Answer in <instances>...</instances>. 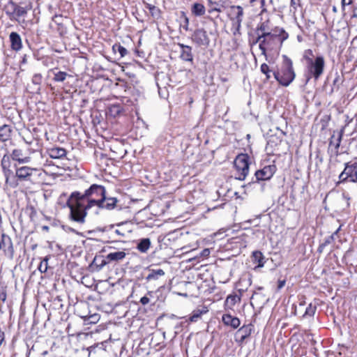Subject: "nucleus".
Returning <instances> with one entry per match:
<instances>
[{
  "instance_id": "nucleus-28",
  "label": "nucleus",
  "mask_w": 357,
  "mask_h": 357,
  "mask_svg": "<svg viewBox=\"0 0 357 357\" xmlns=\"http://www.w3.org/2000/svg\"><path fill=\"white\" fill-rule=\"evenodd\" d=\"M112 51L115 54L119 52L120 59L124 57L128 54V50L119 43H116L112 46Z\"/></svg>"
},
{
  "instance_id": "nucleus-48",
  "label": "nucleus",
  "mask_w": 357,
  "mask_h": 357,
  "mask_svg": "<svg viewBox=\"0 0 357 357\" xmlns=\"http://www.w3.org/2000/svg\"><path fill=\"white\" fill-rule=\"evenodd\" d=\"M340 227H339L331 236H330V238H331L332 240L334 238V236L336 235L337 234V232L339 231Z\"/></svg>"
},
{
  "instance_id": "nucleus-21",
  "label": "nucleus",
  "mask_w": 357,
  "mask_h": 357,
  "mask_svg": "<svg viewBox=\"0 0 357 357\" xmlns=\"http://www.w3.org/2000/svg\"><path fill=\"white\" fill-rule=\"evenodd\" d=\"M118 200L115 197H107L105 195L104 201L102 202V204L100 205L99 208H105L107 210H112L114 208L116 205Z\"/></svg>"
},
{
  "instance_id": "nucleus-44",
  "label": "nucleus",
  "mask_w": 357,
  "mask_h": 357,
  "mask_svg": "<svg viewBox=\"0 0 357 357\" xmlns=\"http://www.w3.org/2000/svg\"><path fill=\"white\" fill-rule=\"evenodd\" d=\"M352 2L353 0H342V6L344 8L346 5H350Z\"/></svg>"
},
{
  "instance_id": "nucleus-50",
  "label": "nucleus",
  "mask_w": 357,
  "mask_h": 357,
  "mask_svg": "<svg viewBox=\"0 0 357 357\" xmlns=\"http://www.w3.org/2000/svg\"><path fill=\"white\" fill-rule=\"evenodd\" d=\"M26 63V56L24 55L22 60V63Z\"/></svg>"
},
{
  "instance_id": "nucleus-54",
  "label": "nucleus",
  "mask_w": 357,
  "mask_h": 357,
  "mask_svg": "<svg viewBox=\"0 0 357 357\" xmlns=\"http://www.w3.org/2000/svg\"><path fill=\"white\" fill-rule=\"evenodd\" d=\"M333 10L334 12H336V8L335 7H333Z\"/></svg>"
},
{
  "instance_id": "nucleus-40",
  "label": "nucleus",
  "mask_w": 357,
  "mask_h": 357,
  "mask_svg": "<svg viewBox=\"0 0 357 357\" xmlns=\"http://www.w3.org/2000/svg\"><path fill=\"white\" fill-rule=\"evenodd\" d=\"M210 250L208 248H205L201 252L200 256L203 257H207L210 255Z\"/></svg>"
},
{
  "instance_id": "nucleus-46",
  "label": "nucleus",
  "mask_w": 357,
  "mask_h": 357,
  "mask_svg": "<svg viewBox=\"0 0 357 357\" xmlns=\"http://www.w3.org/2000/svg\"><path fill=\"white\" fill-rule=\"evenodd\" d=\"M4 336H5L4 333L2 331H0V347L1 346L2 342L4 340Z\"/></svg>"
},
{
  "instance_id": "nucleus-20",
  "label": "nucleus",
  "mask_w": 357,
  "mask_h": 357,
  "mask_svg": "<svg viewBox=\"0 0 357 357\" xmlns=\"http://www.w3.org/2000/svg\"><path fill=\"white\" fill-rule=\"evenodd\" d=\"M12 128L9 125L4 124L0 126V142H4L10 139Z\"/></svg>"
},
{
  "instance_id": "nucleus-33",
  "label": "nucleus",
  "mask_w": 357,
  "mask_h": 357,
  "mask_svg": "<svg viewBox=\"0 0 357 357\" xmlns=\"http://www.w3.org/2000/svg\"><path fill=\"white\" fill-rule=\"evenodd\" d=\"M233 10L236 13V17L238 22H241L242 17L243 15V8L240 6H234Z\"/></svg>"
},
{
  "instance_id": "nucleus-22",
  "label": "nucleus",
  "mask_w": 357,
  "mask_h": 357,
  "mask_svg": "<svg viewBox=\"0 0 357 357\" xmlns=\"http://www.w3.org/2000/svg\"><path fill=\"white\" fill-rule=\"evenodd\" d=\"M10 8L12 10V14L15 18L24 17L27 13V10L25 8L20 6L15 3H11Z\"/></svg>"
},
{
  "instance_id": "nucleus-49",
  "label": "nucleus",
  "mask_w": 357,
  "mask_h": 357,
  "mask_svg": "<svg viewBox=\"0 0 357 357\" xmlns=\"http://www.w3.org/2000/svg\"><path fill=\"white\" fill-rule=\"evenodd\" d=\"M153 291H148L146 296H149L150 298L153 296Z\"/></svg>"
},
{
  "instance_id": "nucleus-41",
  "label": "nucleus",
  "mask_w": 357,
  "mask_h": 357,
  "mask_svg": "<svg viewBox=\"0 0 357 357\" xmlns=\"http://www.w3.org/2000/svg\"><path fill=\"white\" fill-rule=\"evenodd\" d=\"M236 296H229L227 298V303H231L232 305H234L235 303H236Z\"/></svg>"
},
{
  "instance_id": "nucleus-43",
  "label": "nucleus",
  "mask_w": 357,
  "mask_h": 357,
  "mask_svg": "<svg viewBox=\"0 0 357 357\" xmlns=\"http://www.w3.org/2000/svg\"><path fill=\"white\" fill-rule=\"evenodd\" d=\"M286 281L284 280H279L278 284V290H280L284 285Z\"/></svg>"
},
{
  "instance_id": "nucleus-38",
  "label": "nucleus",
  "mask_w": 357,
  "mask_h": 357,
  "mask_svg": "<svg viewBox=\"0 0 357 357\" xmlns=\"http://www.w3.org/2000/svg\"><path fill=\"white\" fill-rule=\"evenodd\" d=\"M261 71L264 73V74H267L270 72V70H269V67L267 64L266 63H263L261 66Z\"/></svg>"
},
{
  "instance_id": "nucleus-32",
  "label": "nucleus",
  "mask_w": 357,
  "mask_h": 357,
  "mask_svg": "<svg viewBox=\"0 0 357 357\" xmlns=\"http://www.w3.org/2000/svg\"><path fill=\"white\" fill-rule=\"evenodd\" d=\"M48 260H49V257H45L44 258V259L40 261V263L39 264V266H38V270L41 273H45L47 271V268H48Z\"/></svg>"
},
{
  "instance_id": "nucleus-31",
  "label": "nucleus",
  "mask_w": 357,
  "mask_h": 357,
  "mask_svg": "<svg viewBox=\"0 0 357 357\" xmlns=\"http://www.w3.org/2000/svg\"><path fill=\"white\" fill-rule=\"evenodd\" d=\"M68 76V74L66 72L63 71H59L56 73H54V80L57 82H63L66 77Z\"/></svg>"
},
{
  "instance_id": "nucleus-23",
  "label": "nucleus",
  "mask_w": 357,
  "mask_h": 357,
  "mask_svg": "<svg viewBox=\"0 0 357 357\" xmlns=\"http://www.w3.org/2000/svg\"><path fill=\"white\" fill-rule=\"evenodd\" d=\"M126 256L124 251H116L110 252L107 255V259L110 261H119L123 260Z\"/></svg>"
},
{
  "instance_id": "nucleus-14",
  "label": "nucleus",
  "mask_w": 357,
  "mask_h": 357,
  "mask_svg": "<svg viewBox=\"0 0 357 357\" xmlns=\"http://www.w3.org/2000/svg\"><path fill=\"white\" fill-rule=\"evenodd\" d=\"M10 47L13 50L20 51L22 47V43L20 36L16 32H11L9 36Z\"/></svg>"
},
{
  "instance_id": "nucleus-36",
  "label": "nucleus",
  "mask_w": 357,
  "mask_h": 357,
  "mask_svg": "<svg viewBox=\"0 0 357 357\" xmlns=\"http://www.w3.org/2000/svg\"><path fill=\"white\" fill-rule=\"evenodd\" d=\"M202 313L203 312L199 310H195L190 317V321L192 322L197 321L198 319L200 318Z\"/></svg>"
},
{
  "instance_id": "nucleus-42",
  "label": "nucleus",
  "mask_w": 357,
  "mask_h": 357,
  "mask_svg": "<svg viewBox=\"0 0 357 357\" xmlns=\"http://www.w3.org/2000/svg\"><path fill=\"white\" fill-rule=\"evenodd\" d=\"M41 76L40 75H36L33 77V82L35 84H38L40 82Z\"/></svg>"
},
{
  "instance_id": "nucleus-10",
  "label": "nucleus",
  "mask_w": 357,
  "mask_h": 357,
  "mask_svg": "<svg viewBox=\"0 0 357 357\" xmlns=\"http://www.w3.org/2000/svg\"><path fill=\"white\" fill-rule=\"evenodd\" d=\"M252 330L253 326L252 324L243 326L236 333V341L242 344L251 335Z\"/></svg>"
},
{
  "instance_id": "nucleus-7",
  "label": "nucleus",
  "mask_w": 357,
  "mask_h": 357,
  "mask_svg": "<svg viewBox=\"0 0 357 357\" xmlns=\"http://www.w3.org/2000/svg\"><path fill=\"white\" fill-rule=\"evenodd\" d=\"M2 249L8 258H13L15 250L12 239L9 236L5 234H2L1 239L0 240V250Z\"/></svg>"
},
{
  "instance_id": "nucleus-4",
  "label": "nucleus",
  "mask_w": 357,
  "mask_h": 357,
  "mask_svg": "<svg viewBox=\"0 0 357 357\" xmlns=\"http://www.w3.org/2000/svg\"><path fill=\"white\" fill-rule=\"evenodd\" d=\"M357 183V161H350L344 164V169L339 175L337 183Z\"/></svg>"
},
{
  "instance_id": "nucleus-47",
  "label": "nucleus",
  "mask_w": 357,
  "mask_h": 357,
  "mask_svg": "<svg viewBox=\"0 0 357 357\" xmlns=\"http://www.w3.org/2000/svg\"><path fill=\"white\" fill-rule=\"evenodd\" d=\"M66 231L74 232L77 234H79V233L77 231H76L74 229H73L72 227H66Z\"/></svg>"
},
{
  "instance_id": "nucleus-19",
  "label": "nucleus",
  "mask_w": 357,
  "mask_h": 357,
  "mask_svg": "<svg viewBox=\"0 0 357 357\" xmlns=\"http://www.w3.org/2000/svg\"><path fill=\"white\" fill-rule=\"evenodd\" d=\"M47 152L50 157L54 159L61 158L66 156L67 153L65 149L61 147H53L49 149Z\"/></svg>"
},
{
  "instance_id": "nucleus-58",
  "label": "nucleus",
  "mask_w": 357,
  "mask_h": 357,
  "mask_svg": "<svg viewBox=\"0 0 357 357\" xmlns=\"http://www.w3.org/2000/svg\"><path fill=\"white\" fill-rule=\"evenodd\" d=\"M114 227V225H112L110 226V227H111V228H113Z\"/></svg>"
},
{
  "instance_id": "nucleus-3",
  "label": "nucleus",
  "mask_w": 357,
  "mask_h": 357,
  "mask_svg": "<svg viewBox=\"0 0 357 357\" xmlns=\"http://www.w3.org/2000/svg\"><path fill=\"white\" fill-rule=\"evenodd\" d=\"M288 38V33L283 29L280 30V33H272L271 32H264L259 35L256 42L259 43V49L263 54H266V47L271 46L275 43L276 41L282 43Z\"/></svg>"
},
{
  "instance_id": "nucleus-12",
  "label": "nucleus",
  "mask_w": 357,
  "mask_h": 357,
  "mask_svg": "<svg viewBox=\"0 0 357 357\" xmlns=\"http://www.w3.org/2000/svg\"><path fill=\"white\" fill-rule=\"evenodd\" d=\"M192 40L199 45H207L209 43L206 31L203 29H197L194 32Z\"/></svg>"
},
{
  "instance_id": "nucleus-26",
  "label": "nucleus",
  "mask_w": 357,
  "mask_h": 357,
  "mask_svg": "<svg viewBox=\"0 0 357 357\" xmlns=\"http://www.w3.org/2000/svg\"><path fill=\"white\" fill-rule=\"evenodd\" d=\"M253 261L255 263L257 262V267H262L264 264V257L263 254L260 251H255L252 253Z\"/></svg>"
},
{
  "instance_id": "nucleus-27",
  "label": "nucleus",
  "mask_w": 357,
  "mask_h": 357,
  "mask_svg": "<svg viewBox=\"0 0 357 357\" xmlns=\"http://www.w3.org/2000/svg\"><path fill=\"white\" fill-rule=\"evenodd\" d=\"M165 275V272L162 269L151 270L149 275L146 276L147 280H158L160 276Z\"/></svg>"
},
{
  "instance_id": "nucleus-2",
  "label": "nucleus",
  "mask_w": 357,
  "mask_h": 357,
  "mask_svg": "<svg viewBox=\"0 0 357 357\" xmlns=\"http://www.w3.org/2000/svg\"><path fill=\"white\" fill-rule=\"evenodd\" d=\"M273 75L282 86H289L295 78L292 61L287 56H283V62L280 71L274 72Z\"/></svg>"
},
{
  "instance_id": "nucleus-6",
  "label": "nucleus",
  "mask_w": 357,
  "mask_h": 357,
  "mask_svg": "<svg viewBox=\"0 0 357 357\" xmlns=\"http://www.w3.org/2000/svg\"><path fill=\"white\" fill-rule=\"evenodd\" d=\"M234 166L238 172L239 180H244L249 172L248 157L247 155H238L234 160Z\"/></svg>"
},
{
  "instance_id": "nucleus-1",
  "label": "nucleus",
  "mask_w": 357,
  "mask_h": 357,
  "mask_svg": "<svg viewBox=\"0 0 357 357\" xmlns=\"http://www.w3.org/2000/svg\"><path fill=\"white\" fill-rule=\"evenodd\" d=\"M105 193V187L97 184L91 185L84 193L73 192L66 203L70 208V219L78 224H84L86 211L93 206L99 208Z\"/></svg>"
},
{
  "instance_id": "nucleus-45",
  "label": "nucleus",
  "mask_w": 357,
  "mask_h": 357,
  "mask_svg": "<svg viewBox=\"0 0 357 357\" xmlns=\"http://www.w3.org/2000/svg\"><path fill=\"white\" fill-rule=\"evenodd\" d=\"M259 31H261V33H264V32H267L266 31V25L264 24V23L261 24L260 27L258 29Z\"/></svg>"
},
{
  "instance_id": "nucleus-11",
  "label": "nucleus",
  "mask_w": 357,
  "mask_h": 357,
  "mask_svg": "<svg viewBox=\"0 0 357 357\" xmlns=\"http://www.w3.org/2000/svg\"><path fill=\"white\" fill-rule=\"evenodd\" d=\"M36 171H38L37 168H31L27 166H23L16 168L15 174L20 181H29L30 180V177L33 174V172Z\"/></svg>"
},
{
  "instance_id": "nucleus-25",
  "label": "nucleus",
  "mask_w": 357,
  "mask_h": 357,
  "mask_svg": "<svg viewBox=\"0 0 357 357\" xmlns=\"http://www.w3.org/2000/svg\"><path fill=\"white\" fill-rule=\"evenodd\" d=\"M146 8L149 9L151 16L154 19L158 20L159 18H160L161 11L158 8L149 3H146Z\"/></svg>"
},
{
  "instance_id": "nucleus-55",
  "label": "nucleus",
  "mask_w": 357,
  "mask_h": 357,
  "mask_svg": "<svg viewBox=\"0 0 357 357\" xmlns=\"http://www.w3.org/2000/svg\"><path fill=\"white\" fill-rule=\"evenodd\" d=\"M251 3H253L254 1H255V0H250Z\"/></svg>"
},
{
  "instance_id": "nucleus-37",
  "label": "nucleus",
  "mask_w": 357,
  "mask_h": 357,
  "mask_svg": "<svg viewBox=\"0 0 357 357\" xmlns=\"http://www.w3.org/2000/svg\"><path fill=\"white\" fill-rule=\"evenodd\" d=\"M316 311V307L312 306V304H310L309 306L306 308L305 314L309 316H313Z\"/></svg>"
},
{
  "instance_id": "nucleus-35",
  "label": "nucleus",
  "mask_w": 357,
  "mask_h": 357,
  "mask_svg": "<svg viewBox=\"0 0 357 357\" xmlns=\"http://www.w3.org/2000/svg\"><path fill=\"white\" fill-rule=\"evenodd\" d=\"M314 54L312 50L308 49L304 51L303 58L307 61V64L313 61Z\"/></svg>"
},
{
  "instance_id": "nucleus-34",
  "label": "nucleus",
  "mask_w": 357,
  "mask_h": 357,
  "mask_svg": "<svg viewBox=\"0 0 357 357\" xmlns=\"http://www.w3.org/2000/svg\"><path fill=\"white\" fill-rule=\"evenodd\" d=\"M181 26L185 30V31H188V25H189V19L188 17L186 16V15L185 14L184 12H182L181 13Z\"/></svg>"
},
{
  "instance_id": "nucleus-8",
  "label": "nucleus",
  "mask_w": 357,
  "mask_h": 357,
  "mask_svg": "<svg viewBox=\"0 0 357 357\" xmlns=\"http://www.w3.org/2000/svg\"><path fill=\"white\" fill-rule=\"evenodd\" d=\"M276 171V167L274 165L265 166L263 169L255 172V177L257 181L269 180Z\"/></svg>"
},
{
  "instance_id": "nucleus-5",
  "label": "nucleus",
  "mask_w": 357,
  "mask_h": 357,
  "mask_svg": "<svg viewBox=\"0 0 357 357\" xmlns=\"http://www.w3.org/2000/svg\"><path fill=\"white\" fill-rule=\"evenodd\" d=\"M310 77H314V79H318L324 73L325 67V61L323 56H317L315 59L310 61L307 64Z\"/></svg>"
},
{
  "instance_id": "nucleus-57",
  "label": "nucleus",
  "mask_w": 357,
  "mask_h": 357,
  "mask_svg": "<svg viewBox=\"0 0 357 357\" xmlns=\"http://www.w3.org/2000/svg\"><path fill=\"white\" fill-rule=\"evenodd\" d=\"M294 3V0H291V4Z\"/></svg>"
},
{
  "instance_id": "nucleus-16",
  "label": "nucleus",
  "mask_w": 357,
  "mask_h": 357,
  "mask_svg": "<svg viewBox=\"0 0 357 357\" xmlns=\"http://www.w3.org/2000/svg\"><path fill=\"white\" fill-rule=\"evenodd\" d=\"M118 227L114 230V233L120 237H126L132 230L128 228L127 222H122L116 225Z\"/></svg>"
},
{
  "instance_id": "nucleus-52",
  "label": "nucleus",
  "mask_w": 357,
  "mask_h": 357,
  "mask_svg": "<svg viewBox=\"0 0 357 357\" xmlns=\"http://www.w3.org/2000/svg\"><path fill=\"white\" fill-rule=\"evenodd\" d=\"M265 75H266V79H269V78H270V75H269V74H268V73L265 74Z\"/></svg>"
},
{
  "instance_id": "nucleus-29",
  "label": "nucleus",
  "mask_w": 357,
  "mask_h": 357,
  "mask_svg": "<svg viewBox=\"0 0 357 357\" xmlns=\"http://www.w3.org/2000/svg\"><path fill=\"white\" fill-rule=\"evenodd\" d=\"M192 12L197 16H201L205 13V8L201 3H195L192 6Z\"/></svg>"
},
{
  "instance_id": "nucleus-13",
  "label": "nucleus",
  "mask_w": 357,
  "mask_h": 357,
  "mask_svg": "<svg viewBox=\"0 0 357 357\" xmlns=\"http://www.w3.org/2000/svg\"><path fill=\"white\" fill-rule=\"evenodd\" d=\"M11 158L14 161H17L19 164H25L31 162L30 157H24L23 151L20 149H15L10 154Z\"/></svg>"
},
{
  "instance_id": "nucleus-51",
  "label": "nucleus",
  "mask_w": 357,
  "mask_h": 357,
  "mask_svg": "<svg viewBox=\"0 0 357 357\" xmlns=\"http://www.w3.org/2000/svg\"><path fill=\"white\" fill-rule=\"evenodd\" d=\"M6 294H3L2 296H1V299L3 301H4L6 300Z\"/></svg>"
},
{
  "instance_id": "nucleus-53",
  "label": "nucleus",
  "mask_w": 357,
  "mask_h": 357,
  "mask_svg": "<svg viewBox=\"0 0 357 357\" xmlns=\"http://www.w3.org/2000/svg\"><path fill=\"white\" fill-rule=\"evenodd\" d=\"M261 4H264L265 0H261Z\"/></svg>"
},
{
  "instance_id": "nucleus-39",
  "label": "nucleus",
  "mask_w": 357,
  "mask_h": 357,
  "mask_svg": "<svg viewBox=\"0 0 357 357\" xmlns=\"http://www.w3.org/2000/svg\"><path fill=\"white\" fill-rule=\"evenodd\" d=\"M149 302H150V298L147 296H144L142 297L140 299V303L143 305H147L148 303H149Z\"/></svg>"
},
{
  "instance_id": "nucleus-15",
  "label": "nucleus",
  "mask_w": 357,
  "mask_h": 357,
  "mask_svg": "<svg viewBox=\"0 0 357 357\" xmlns=\"http://www.w3.org/2000/svg\"><path fill=\"white\" fill-rule=\"evenodd\" d=\"M178 45L181 49V58L185 61H192L193 55L192 53V47L182 43H178Z\"/></svg>"
},
{
  "instance_id": "nucleus-9",
  "label": "nucleus",
  "mask_w": 357,
  "mask_h": 357,
  "mask_svg": "<svg viewBox=\"0 0 357 357\" xmlns=\"http://www.w3.org/2000/svg\"><path fill=\"white\" fill-rule=\"evenodd\" d=\"M11 157L8 153L3 155L1 161V167L2 169V172L6 178V183H8L9 181V178L13 174L12 170L10 169L11 167Z\"/></svg>"
},
{
  "instance_id": "nucleus-30",
  "label": "nucleus",
  "mask_w": 357,
  "mask_h": 357,
  "mask_svg": "<svg viewBox=\"0 0 357 357\" xmlns=\"http://www.w3.org/2000/svg\"><path fill=\"white\" fill-rule=\"evenodd\" d=\"M342 139V134L339 133L337 139H335L334 135L332 136L331 139L329 143L330 147L334 146L336 151H337L338 148L340 147V142Z\"/></svg>"
},
{
  "instance_id": "nucleus-56",
  "label": "nucleus",
  "mask_w": 357,
  "mask_h": 357,
  "mask_svg": "<svg viewBox=\"0 0 357 357\" xmlns=\"http://www.w3.org/2000/svg\"><path fill=\"white\" fill-rule=\"evenodd\" d=\"M326 243H330V240H327V241H326Z\"/></svg>"
},
{
  "instance_id": "nucleus-18",
  "label": "nucleus",
  "mask_w": 357,
  "mask_h": 357,
  "mask_svg": "<svg viewBox=\"0 0 357 357\" xmlns=\"http://www.w3.org/2000/svg\"><path fill=\"white\" fill-rule=\"evenodd\" d=\"M222 321L227 326H230L233 328H237L241 324L238 318L232 317L231 315L227 314L222 316Z\"/></svg>"
},
{
  "instance_id": "nucleus-17",
  "label": "nucleus",
  "mask_w": 357,
  "mask_h": 357,
  "mask_svg": "<svg viewBox=\"0 0 357 357\" xmlns=\"http://www.w3.org/2000/svg\"><path fill=\"white\" fill-rule=\"evenodd\" d=\"M109 262L107 259V256L105 258L102 257H95L91 266L95 271H100Z\"/></svg>"
},
{
  "instance_id": "nucleus-24",
  "label": "nucleus",
  "mask_w": 357,
  "mask_h": 357,
  "mask_svg": "<svg viewBox=\"0 0 357 357\" xmlns=\"http://www.w3.org/2000/svg\"><path fill=\"white\" fill-rule=\"evenodd\" d=\"M151 247V241L149 238H142L139 241V242L137 243V249L142 252L146 253L149 249Z\"/></svg>"
}]
</instances>
